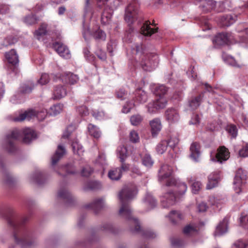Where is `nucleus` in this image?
I'll use <instances>...</instances> for the list:
<instances>
[{"label": "nucleus", "instance_id": "obj_29", "mask_svg": "<svg viewBox=\"0 0 248 248\" xmlns=\"http://www.w3.org/2000/svg\"><path fill=\"white\" fill-rule=\"evenodd\" d=\"M88 128L89 132L91 136L96 139L100 137L101 132L95 125L90 124L88 125Z\"/></svg>", "mask_w": 248, "mask_h": 248}, {"label": "nucleus", "instance_id": "obj_28", "mask_svg": "<svg viewBox=\"0 0 248 248\" xmlns=\"http://www.w3.org/2000/svg\"><path fill=\"white\" fill-rule=\"evenodd\" d=\"M188 181L192 183V191L193 193H197L202 188V184L200 181H195L192 179V177L188 178Z\"/></svg>", "mask_w": 248, "mask_h": 248}, {"label": "nucleus", "instance_id": "obj_25", "mask_svg": "<svg viewBox=\"0 0 248 248\" xmlns=\"http://www.w3.org/2000/svg\"><path fill=\"white\" fill-rule=\"evenodd\" d=\"M47 33V25L42 24L38 30H36L34 33V36L37 39L40 40L41 37L45 35Z\"/></svg>", "mask_w": 248, "mask_h": 248}, {"label": "nucleus", "instance_id": "obj_58", "mask_svg": "<svg viewBox=\"0 0 248 248\" xmlns=\"http://www.w3.org/2000/svg\"><path fill=\"white\" fill-rule=\"evenodd\" d=\"M200 118L198 114H194L193 115L189 124H190L198 125L200 124Z\"/></svg>", "mask_w": 248, "mask_h": 248}, {"label": "nucleus", "instance_id": "obj_6", "mask_svg": "<svg viewBox=\"0 0 248 248\" xmlns=\"http://www.w3.org/2000/svg\"><path fill=\"white\" fill-rule=\"evenodd\" d=\"M246 179L247 175L244 171L242 169H239L236 171L233 181V187L236 193H240Z\"/></svg>", "mask_w": 248, "mask_h": 248}, {"label": "nucleus", "instance_id": "obj_19", "mask_svg": "<svg viewBox=\"0 0 248 248\" xmlns=\"http://www.w3.org/2000/svg\"><path fill=\"white\" fill-rule=\"evenodd\" d=\"M65 153L66 150L64 147L62 145H59L55 154L52 157V165H55Z\"/></svg>", "mask_w": 248, "mask_h": 248}, {"label": "nucleus", "instance_id": "obj_49", "mask_svg": "<svg viewBox=\"0 0 248 248\" xmlns=\"http://www.w3.org/2000/svg\"><path fill=\"white\" fill-rule=\"evenodd\" d=\"M168 91L167 88L164 85H160L156 88V94L158 97L164 96Z\"/></svg>", "mask_w": 248, "mask_h": 248}, {"label": "nucleus", "instance_id": "obj_1", "mask_svg": "<svg viewBox=\"0 0 248 248\" xmlns=\"http://www.w3.org/2000/svg\"><path fill=\"white\" fill-rule=\"evenodd\" d=\"M137 193L136 187L134 185L125 186L119 194V198L121 201L122 206L119 210V214L123 217L128 220L131 224L134 225V229H131L134 232H139L140 227L138 220L131 217V211L126 204L127 202L132 199Z\"/></svg>", "mask_w": 248, "mask_h": 248}, {"label": "nucleus", "instance_id": "obj_53", "mask_svg": "<svg viewBox=\"0 0 248 248\" xmlns=\"http://www.w3.org/2000/svg\"><path fill=\"white\" fill-rule=\"evenodd\" d=\"M92 115L96 119L101 120L105 117V113L103 111L94 110Z\"/></svg>", "mask_w": 248, "mask_h": 248}, {"label": "nucleus", "instance_id": "obj_62", "mask_svg": "<svg viewBox=\"0 0 248 248\" xmlns=\"http://www.w3.org/2000/svg\"><path fill=\"white\" fill-rule=\"evenodd\" d=\"M215 10L217 12H222L225 10V3L224 2H219L217 6L216 7Z\"/></svg>", "mask_w": 248, "mask_h": 248}, {"label": "nucleus", "instance_id": "obj_46", "mask_svg": "<svg viewBox=\"0 0 248 248\" xmlns=\"http://www.w3.org/2000/svg\"><path fill=\"white\" fill-rule=\"evenodd\" d=\"M146 107L148 112L151 114L156 113L157 110L159 109L155 101H151L148 103Z\"/></svg>", "mask_w": 248, "mask_h": 248}, {"label": "nucleus", "instance_id": "obj_22", "mask_svg": "<svg viewBox=\"0 0 248 248\" xmlns=\"http://www.w3.org/2000/svg\"><path fill=\"white\" fill-rule=\"evenodd\" d=\"M190 156L195 161H197L200 155V145L199 143L193 142L190 147Z\"/></svg>", "mask_w": 248, "mask_h": 248}, {"label": "nucleus", "instance_id": "obj_48", "mask_svg": "<svg viewBox=\"0 0 248 248\" xmlns=\"http://www.w3.org/2000/svg\"><path fill=\"white\" fill-rule=\"evenodd\" d=\"M58 196L62 199H72V196L70 193L65 189L60 190L58 193Z\"/></svg>", "mask_w": 248, "mask_h": 248}, {"label": "nucleus", "instance_id": "obj_10", "mask_svg": "<svg viewBox=\"0 0 248 248\" xmlns=\"http://www.w3.org/2000/svg\"><path fill=\"white\" fill-rule=\"evenodd\" d=\"M220 179V171H215L211 173L208 177V182L206 186V189H211L217 186Z\"/></svg>", "mask_w": 248, "mask_h": 248}, {"label": "nucleus", "instance_id": "obj_30", "mask_svg": "<svg viewBox=\"0 0 248 248\" xmlns=\"http://www.w3.org/2000/svg\"><path fill=\"white\" fill-rule=\"evenodd\" d=\"M222 25L228 27L233 24L235 21V18L232 15H227L221 18Z\"/></svg>", "mask_w": 248, "mask_h": 248}, {"label": "nucleus", "instance_id": "obj_23", "mask_svg": "<svg viewBox=\"0 0 248 248\" xmlns=\"http://www.w3.org/2000/svg\"><path fill=\"white\" fill-rule=\"evenodd\" d=\"M150 22L147 21L141 28L142 33L145 36H150L157 31V28L155 29L151 28L150 26Z\"/></svg>", "mask_w": 248, "mask_h": 248}, {"label": "nucleus", "instance_id": "obj_32", "mask_svg": "<svg viewBox=\"0 0 248 248\" xmlns=\"http://www.w3.org/2000/svg\"><path fill=\"white\" fill-rule=\"evenodd\" d=\"M117 155L120 159V162L126 160L127 157L126 148L124 146H120L117 149Z\"/></svg>", "mask_w": 248, "mask_h": 248}, {"label": "nucleus", "instance_id": "obj_64", "mask_svg": "<svg viewBox=\"0 0 248 248\" xmlns=\"http://www.w3.org/2000/svg\"><path fill=\"white\" fill-rule=\"evenodd\" d=\"M198 208L199 212H203L206 210L207 206L205 203L202 202L198 205Z\"/></svg>", "mask_w": 248, "mask_h": 248}, {"label": "nucleus", "instance_id": "obj_5", "mask_svg": "<svg viewBox=\"0 0 248 248\" xmlns=\"http://www.w3.org/2000/svg\"><path fill=\"white\" fill-rule=\"evenodd\" d=\"M47 115V111L46 109H42L40 112L36 111L33 109H29L21 113L18 117L14 119L15 122H21L26 119L28 120L36 117L38 120H44Z\"/></svg>", "mask_w": 248, "mask_h": 248}, {"label": "nucleus", "instance_id": "obj_26", "mask_svg": "<svg viewBox=\"0 0 248 248\" xmlns=\"http://www.w3.org/2000/svg\"><path fill=\"white\" fill-rule=\"evenodd\" d=\"M103 205L104 200L102 198H100L95 200L93 203L90 205H86V208H91L96 212V211L103 207Z\"/></svg>", "mask_w": 248, "mask_h": 248}, {"label": "nucleus", "instance_id": "obj_56", "mask_svg": "<svg viewBox=\"0 0 248 248\" xmlns=\"http://www.w3.org/2000/svg\"><path fill=\"white\" fill-rule=\"evenodd\" d=\"M93 170L92 168L90 167L87 166L82 170L81 175L83 176L88 177L91 174Z\"/></svg>", "mask_w": 248, "mask_h": 248}, {"label": "nucleus", "instance_id": "obj_43", "mask_svg": "<svg viewBox=\"0 0 248 248\" xmlns=\"http://www.w3.org/2000/svg\"><path fill=\"white\" fill-rule=\"evenodd\" d=\"M197 232L195 225H188L183 230V232L186 235H191Z\"/></svg>", "mask_w": 248, "mask_h": 248}, {"label": "nucleus", "instance_id": "obj_16", "mask_svg": "<svg viewBox=\"0 0 248 248\" xmlns=\"http://www.w3.org/2000/svg\"><path fill=\"white\" fill-rule=\"evenodd\" d=\"M150 125L151 127V133L153 136H156L162 128L160 120L158 118H155L150 122Z\"/></svg>", "mask_w": 248, "mask_h": 248}, {"label": "nucleus", "instance_id": "obj_47", "mask_svg": "<svg viewBox=\"0 0 248 248\" xmlns=\"http://www.w3.org/2000/svg\"><path fill=\"white\" fill-rule=\"evenodd\" d=\"M37 21L36 16L33 15L27 16L24 19L25 23L29 25L34 24L37 23Z\"/></svg>", "mask_w": 248, "mask_h": 248}, {"label": "nucleus", "instance_id": "obj_50", "mask_svg": "<svg viewBox=\"0 0 248 248\" xmlns=\"http://www.w3.org/2000/svg\"><path fill=\"white\" fill-rule=\"evenodd\" d=\"M145 202H147V204L150 205L152 208L155 206L156 204V202L155 200L154 199L153 196L149 194H148L146 195V197L145 198Z\"/></svg>", "mask_w": 248, "mask_h": 248}, {"label": "nucleus", "instance_id": "obj_59", "mask_svg": "<svg viewBox=\"0 0 248 248\" xmlns=\"http://www.w3.org/2000/svg\"><path fill=\"white\" fill-rule=\"evenodd\" d=\"M245 244L242 241L238 240L233 244L232 248H245Z\"/></svg>", "mask_w": 248, "mask_h": 248}, {"label": "nucleus", "instance_id": "obj_55", "mask_svg": "<svg viewBox=\"0 0 248 248\" xmlns=\"http://www.w3.org/2000/svg\"><path fill=\"white\" fill-rule=\"evenodd\" d=\"M49 81V75L47 74H43L42 75L38 82L41 85L47 84Z\"/></svg>", "mask_w": 248, "mask_h": 248}, {"label": "nucleus", "instance_id": "obj_13", "mask_svg": "<svg viewBox=\"0 0 248 248\" xmlns=\"http://www.w3.org/2000/svg\"><path fill=\"white\" fill-rule=\"evenodd\" d=\"M114 3V1L113 2ZM117 7V5L113 3L110 7L106 6L102 15L101 20L104 23L108 22L111 18L113 11Z\"/></svg>", "mask_w": 248, "mask_h": 248}, {"label": "nucleus", "instance_id": "obj_3", "mask_svg": "<svg viewBox=\"0 0 248 248\" xmlns=\"http://www.w3.org/2000/svg\"><path fill=\"white\" fill-rule=\"evenodd\" d=\"M134 102H127L122 108V112L127 113L130 112L131 109L136 105L145 103L148 99L147 93L141 88H139L135 90L134 93Z\"/></svg>", "mask_w": 248, "mask_h": 248}, {"label": "nucleus", "instance_id": "obj_35", "mask_svg": "<svg viewBox=\"0 0 248 248\" xmlns=\"http://www.w3.org/2000/svg\"><path fill=\"white\" fill-rule=\"evenodd\" d=\"M72 146L74 154L78 155L79 156H81L83 154L84 151L82 147L79 144L78 142L77 141L73 142L72 144Z\"/></svg>", "mask_w": 248, "mask_h": 248}, {"label": "nucleus", "instance_id": "obj_12", "mask_svg": "<svg viewBox=\"0 0 248 248\" xmlns=\"http://www.w3.org/2000/svg\"><path fill=\"white\" fill-rule=\"evenodd\" d=\"M165 117L170 123L177 122L179 119V114L177 109L173 108H169L165 111Z\"/></svg>", "mask_w": 248, "mask_h": 248}, {"label": "nucleus", "instance_id": "obj_45", "mask_svg": "<svg viewBox=\"0 0 248 248\" xmlns=\"http://www.w3.org/2000/svg\"><path fill=\"white\" fill-rule=\"evenodd\" d=\"M142 120V117L139 114L132 115L130 119L131 124L133 125H138Z\"/></svg>", "mask_w": 248, "mask_h": 248}, {"label": "nucleus", "instance_id": "obj_61", "mask_svg": "<svg viewBox=\"0 0 248 248\" xmlns=\"http://www.w3.org/2000/svg\"><path fill=\"white\" fill-rule=\"evenodd\" d=\"M125 160H124L123 162H121V166L120 168H119L121 169V171L122 172V171H126L129 170L130 165L129 164H127L125 163Z\"/></svg>", "mask_w": 248, "mask_h": 248}, {"label": "nucleus", "instance_id": "obj_40", "mask_svg": "<svg viewBox=\"0 0 248 248\" xmlns=\"http://www.w3.org/2000/svg\"><path fill=\"white\" fill-rule=\"evenodd\" d=\"M239 220L240 226L244 229H248V214L242 213Z\"/></svg>", "mask_w": 248, "mask_h": 248}, {"label": "nucleus", "instance_id": "obj_34", "mask_svg": "<svg viewBox=\"0 0 248 248\" xmlns=\"http://www.w3.org/2000/svg\"><path fill=\"white\" fill-rule=\"evenodd\" d=\"M94 39L97 41H105L106 39V34L102 30L98 29L93 33Z\"/></svg>", "mask_w": 248, "mask_h": 248}, {"label": "nucleus", "instance_id": "obj_18", "mask_svg": "<svg viewBox=\"0 0 248 248\" xmlns=\"http://www.w3.org/2000/svg\"><path fill=\"white\" fill-rule=\"evenodd\" d=\"M23 141L25 143H29L32 140L36 138L34 131L30 128H27L23 130Z\"/></svg>", "mask_w": 248, "mask_h": 248}, {"label": "nucleus", "instance_id": "obj_38", "mask_svg": "<svg viewBox=\"0 0 248 248\" xmlns=\"http://www.w3.org/2000/svg\"><path fill=\"white\" fill-rule=\"evenodd\" d=\"M167 142L165 140L161 141L157 145L156 150V152L159 154H163L167 150Z\"/></svg>", "mask_w": 248, "mask_h": 248}, {"label": "nucleus", "instance_id": "obj_27", "mask_svg": "<svg viewBox=\"0 0 248 248\" xmlns=\"http://www.w3.org/2000/svg\"><path fill=\"white\" fill-rule=\"evenodd\" d=\"M121 169L119 168L110 170L108 173L109 178L112 180H118L122 176Z\"/></svg>", "mask_w": 248, "mask_h": 248}, {"label": "nucleus", "instance_id": "obj_37", "mask_svg": "<svg viewBox=\"0 0 248 248\" xmlns=\"http://www.w3.org/2000/svg\"><path fill=\"white\" fill-rule=\"evenodd\" d=\"M157 107L159 109L164 108L167 105L168 101L166 98L164 96H160L156 100H155Z\"/></svg>", "mask_w": 248, "mask_h": 248}, {"label": "nucleus", "instance_id": "obj_15", "mask_svg": "<svg viewBox=\"0 0 248 248\" xmlns=\"http://www.w3.org/2000/svg\"><path fill=\"white\" fill-rule=\"evenodd\" d=\"M232 35L229 33H220L217 35L214 41L219 45H222L230 42L232 39Z\"/></svg>", "mask_w": 248, "mask_h": 248}, {"label": "nucleus", "instance_id": "obj_8", "mask_svg": "<svg viewBox=\"0 0 248 248\" xmlns=\"http://www.w3.org/2000/svg\"><path fill=\"white\" fill-rule=\"evenodd\" d=\"M230 157V152L229 150L224 146L219 147L217 151L216 158H212V160H216L217 162L222 163L228 160Z\"/></svg>", "mask_w": 248, "mask_h": 248}, {"label": "nucleus", "instance_id": "obj_39", "mask_svg": "<svg viewBox=\"0 0 248 248\" xmlns=\"http://www.w3.org/2000/svg\"><path fill=\"white\" fill-rule=\"evenodd\" d=\"M201 96L199 95L192 98L189 102V107L193 109L197 108L200 105Z\"/></svg>", "mask_w": 248, "mask_h": 248}, {"label": "nucleus", "instance_id": "obj_4", "mask_svg": "<svg viewBox=\"0 0 248 248\" xmlns=\"http://www.w3.org/2000/svg\"><path fill=\"white\" fill-rule=\"evenodd\" d=\"M173 171L171 167L164 164L163 165L158 171V179L160 181L167 180V186H172L176 185L175 180L172 178Z\"/></svg>", "mask_w": 248, "mask_h": 248}, {"label": "nucleus", "instance_id": "obj_7", "mask_svg": "<svg viewBox=\"0 0 248 248\" xmlns=\"http://www.w3.org/2000/svg\"><path fill=\"white\" fill-rule=\"evenodd\" d=\"M138 9L137 4L130 3L125 9V20L128 23H132L137 18Z\"/></svg>", "mask_w": 248, "mask_h": 248}, {"label": "nucleus", "instance_id": "obj_31", "mask_svg": "<svg viewBox=\"0 0 248 248\" xmlns=\"http://www.w3.org/2000/svg\"><path fill=\"white\" fill-rule=\"evenodd\" d=\"M216 2L213 0H206L202 5L203 10L208 12L213 9H216Z\"/></svg>", "mask_w": 248, "mask_h": 248}, {"label": "nucleus", "instance_id": "obj_51", "mask_svg": "<svg viewBox=\"0 0 248 248\" xmlns=\"http://www.w3.org/2000/svg\"><path fill=\"white\" fill-rule=\"evenodd\" d=\"M168 144L167 146L173 148L178 143V139L175 137H170L169 140H165Z\"/></svg>", "mask_w": 248, "mask_h": 248}, {"label": "nucleus", "instance_id": "obj_24", "mask_svg": "<svg viewBox=\"0 0 248 248\" xmlns=\"http://www.w3.org/2000/svg\"><path fill=\"white\" fill-rule=\"evenodd\" d=\"M66 94V90L62 86H57L54 88L53 97L54 99H60L64 97Z\"/></svg>", "mask_w": 248, "mask_h": 248}, {"label": "nucleus", "instance_id": "obj_52", "mask_svg": "<svg viewBox=\"0 0 248 248\" xmlns=\"http://www.w3.org/2000/svg\"><path fill=\"white\" fill-rule=\"evenodd\" d=\"M227 130L232 135V138H235L237 135L236 127L234 125H230L228 126Z\"/></svg>", "mask_w": 248, "mask_h": 248}, {"label": "nucleus", "instance_id": "obj_60", "mask_svg": "<svg viewBox=\"0 0 248 248\" xmlns=\"http://www.w3.org/2000/svg\"><path fill=\"white\" fill-rule=\"evenodd\" d=\"M96 55L101 60L105 61L106 60L107 56L106 53L103 51L101 49H99L96 51Z\"/></svg>", "mask_w": 248, "mask_h": 248}, {"label": "nucleus", "instance_id": "obj_17", "mask_svg": "<svg viewBox=\"0 0 248 248\" xmlns=\"http://www.w3.org/2000/svg\"><path fill=\"white\" fill-rule=\"evenodd\" d=\"M61 79L65 83L73 85L78 81V78L71 73H66L62 76Z\"/></svg>", "mask_w": 248, "mask_h": 248}, {"label": "nucleus", "instance_id": "obj_57", "mask_svg": "<svg viewBox=\"0 0 248 248\" xmlns=\"http://www.w3.org/2000/svg\"><path fill=\"white\" fill-rule=\"evenodd\" d=\"M239 154L240 156L246 157L248 156V144L240 150Z\"/></svg>", "mask_w": 248, "mask_h": 248}, {"label": "nucleus", "instance_id": "obj_44", "mask_svg": "<svg viewBox=\"0 0 248 248\" xmlns=\"http://www.w3.org/2000/svg\"><path fill=\"white\" fill-rule=\"evenodd\" d=\"M129 138L132 143H138L140 141V136L137 131L131 130L129 133Z\"/></svg>", "mask_w": 248, "mask_h": 248}, {"label": "nucleus", "instance_id": "obj_42", "mask_svg": "<svg viewBox=\"0 0 248 248\" xmlns=\"http://www.w3.org/2000/svg\"><path fill=\"white\" fill-rule=\"evenodd\" d=\"M187 190L186 184L183 183H179L174 189L177 195H183L185 193Z\"/></svg>", "mask_w": 248, "mask_h": 248}, {"label": "nucleus", "instance_id": "obj_63", "mask_svg": "<svg viewBox=\"0 0 248 248\" xmlns=\"http://www.w3.org/2000/svg\"><path fill=\"white\" fill-rule=\"evenodd\" d=\"M78 111L82 116L87 115L88 114V110L85 106H81L78 108Z\"/></svg>", "mask_w": 248, "mask_h": 248}, {"label": "nucleus", "instance_id": "obj_2", "mask_svg": "<svg viewBox=\"0 0 248 248\" xmlns=\"http://www.w3.org/2000/svg\"><path fill=\"white\" fill-rule=\"evenodd\" d=\"M137 58H139L140 64L145 71H151L157 65L158 56L152 54H145L143 52L142 45H137L136 46Z\"/></svg>", "mask_w": 248, "mask_h": 248}, {"label": "nucleus", "instance_id": "obj_36", "mask_svg": "<svg viewBox=\"0 0 248 248\" xmlns=\"http://www.w3.org/2000/svg\"><path fill=\"white\" fill-rule=\"evenodd\" d=\"M142 163L144 166L150 168L153 166L154 161L150 155L146 154L142 157Z\"/></svg>", "mask_w": 248, "mask_h": 248}, {"label": "nucleus", "instance_id": "obj_54", "mask_svg": "<svg viewBox=\"0 0 248 248\" xmlns=\"http://www.w3.org/2000/svg\"><path fill=\"white\" fill-rule=\"evenodd\" d=\"M127 92L123 89H121L116 93V96L121 100L124 99L127 96Z\"/></svg>", "mask_w": 248, "mask_h": 248}, {"label": "nucleus", "instance_id": "obj_33", "mask_svg": "<svg viewBox=\"0 0 248 248\" xmlns=\"http://www.w3.org/2000/svg\"><path fill=\"white\" fill-rule=\"evenodd\" d=\"M169 217L170 221L174 224L182 219L181 214L178 212L172 211L170 212Z\"/></svg>", "mask_w": 248, "mask_h": 248}, {"label": "nucleus", "instance_id": "obj_11", "mask_svg": "<svg viewBox=\"0 0 248 248\" xmlns=\"http://www.w3.org/2000/svg\"><path fill=\"white\" fill-rule=\"evenodd\" d=\"M53 47L61 57L65 59L70 58L71 54L69 49L62 43L56 42L53 44Z\"/></svg>", "mask_w": 248, "mask_h": 248}, {"label": "nucleus", "instance_id": "obj_14", "mask_svg": "<svg viewBox=\"0 0 248 248\" xmlns=\"http://www.w3.org/2000/svg\"><path fill=\"white\" fill-rule=\"evenodd\" d=\"M229 217H225L223 220L217 226L214 234L215 236H220L227 232Z\"/></svg>", "mask_w": 248, "mask_h": 248}, {"label": "nucleus", "instance_id": "obj_20", "mask_svg": "<svg viewBox=\"0 0 248 248\" xmlns=\"http://www.w3.org/2000/svg\"><path fill=\"white\" fill-rule=\"evenodd\" d=\"M5 57L8 62L13 65L16 66L18 64V56L14 49L11 50L5 54Z\"/></svg>", "mask_w": 248, "mask_h": 248}, {"label": "nucleus", "instance_id": "obj_21", "mask_svg": "<svg viewBox=\"0 0 248 248\" xmlns=\"http://www.w3.org/2000/svg\"><path fill=\"white\" fill-rule=\"evenodd\" d=\"M20 135V132L17 129L14 130L6 136V141L10 147L14 148V141L18 139Z\"/></svg>", "mask_w": 248, "mask_h": 248}, {"label": "nucleus", "instance_id": "obj_41", "mask_svg": "<svg viewBox=\"0 0 248 248\" xmlns=\"http://www.w3.org/2000/svg\"><path fill=\"white\" fill-rule=\"evenodd\" d=\"M62 109V106L61 104H56L50 108L49 114L50 115H56L59 114Z\"/></svg>", "mask_w": 248, "mask_h": 248}, {"label": "nucleus", "instance_id": "obj_9", "mask_svg": "<svg viewBox=\"0 0 248 248\" xmlns=\"http://www.w3.org/2000/svg\"><path fill=\"white\" fill-rule=\"evenodd\" d=\"M176 197L171 192L165 193L161 199V202L163 208H168L176 203Z\"/></svg>", "mask_w": 248, "mask_h": 248}]
</instances>
